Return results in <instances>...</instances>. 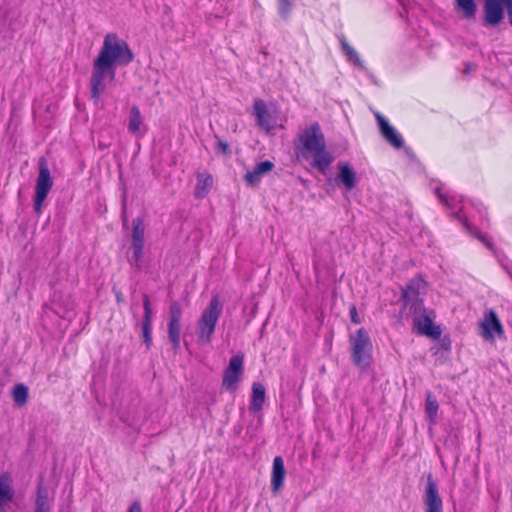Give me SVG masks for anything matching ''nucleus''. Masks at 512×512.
<instances>
[{"label": "nucleus", "mask_w": 512, "mask_h": 512, "mask_svg": "<svg viewBox=\"0 0 512 512\" xmlns=\"http://www.w3.org/2000/svg\"><path fill=\"white\" fill-rule=\"evenodd\" d=\"M274 168V163L270 160H265L260 163H257L253 170L247 171V173L244 175V180L248 186H255L257 185L262 177L272 171Z\"/></svg>", "instance_id": "17"}, {"label": "nucleus", "mask_w": 512, "mask_h": 512, "mask_svg": "<svg viewBox=\"0 0 512 512\" xmlns=\"http://www.w3.org/2000/svg\"><path fill=\"white\" fill-rule=\"evenodd\" d=\"M116 300H117V302L122 301V293L121 292L116 293Z\"/></svg>", "instance_id": "39"}, {"label": "nucleus", "mask_w": 512, "mask_h": 512, "mask_svg": "<svg viewBox=\"0 0 512 512\" xmlns=\"http://www.w3.org/2000/svg\"><path fill=\"white\" fill-rule=\"evenodd\" d=\"M442 347H443L445 350H449V349H450V344L442 343Z\"/></svg>", "instance_id": "41"}, {"label": "nucleus", "mask_w": 512, "mask_h": 512, "mask_svg": "<svg viewBox=\"0 0 512 512\" xmlns=\"http://www.w3.org/2000/svg\"><path fill=\"white\" fill-rule=\"evenodd\" d=\"M481 336L487 340H493L495 336L502 337L504 334L503 326L494 310L485 313L483 320L480 322Z\"/></svg>", "instance_id": "12"}, {"label": "nucleus", "mask_w": 512, "mask_h": 512, "mask_svg": "<svg viewBox=\"0 0 512 512\" xmlns=\"http://www.w3.org/2000/svg\"><path fill=\"white\" fill-rule=\"evenodd\" d=\"M403 305L404 307L409 308V311L414 315V317L423 314L426 311L421 298L403 302Z\"/></svg>", "instance_id": "30"}, {"label": "nucleus", "mask_w": 512, "mask_h": 512, "mask_svg": "<svg viewBox=\"0 0 512 512\" xmlns=\"http://www.w3.org/2000/svg\"><path fill=\"white\" fill-rule=\"evenodd\" d=\"M351 360L361 370H366L372 362L373 344L365 328H359L349 336Z\"/></svg>", "instance_id": "4"}, {"label": "nucleus", "mask_w": 512, "mask_h": 512, "mask_svg": "<svg viewBox=\"0 0 512 512\" xmlns=\"http://www.w3.org/2000/svg\"><path fill=\"white\" fill-rule=\"evenodd\" d=\"M470 70H472V64L471 63H467L466 64L465 72H469Z\"/></svg>", "instance_id": "40"}, {"label": "nucleus", "mask_w": 512, "mask_h": 512, "mask_svg": "<svg viewBox=\"0 0 512 512\" xmlns=\"http://www.w3.org/2000/svg\"><path fill=\"white\" fill-rule=\"evenodd\" d=\"M108 65L117 64L120 67L128 66L134 60V53L128 43L116 34H107L101 50L97 56Z\"/></svg>", "instance_id": "2"}, {"label": "nucleus", "mask_w": 512, "mask_h": 512, "mask_svg": "<svg viewBox=\"0 0 512 512\" xmlns=\"http://www.w3.org/2000/svg\"><path fill=\"white\" fill-rule=\"evenodd\" d=\"M12 398L19 408L24 407L29 400V389L23 383H18L12 388Z\"/></svg>", "instance_id": "25"}, {"label": "nucleus", "mask_w": 512, "mask_h": 512, "mask_svg": "<svg viewBox=\"0 0 512 512\" xmlns=\"http://www.w3.org/2000/svg\"><path fill=\"white\" fill-rule=\"evenodd\" d=\"M294 7V0H278V14L282 20H288L292 9Z\"/></svg>", "instance_id": "29"}, {"label": "nucleus", "mask_w": 512, "mask_h": 512, "mask_svg": "<svg viewBox=\"0 0 512 512\" xmlns=\"http://www.w3.org/2000/svg\"><path fill=\"white\" fill-rule=\"evenodd\" d=\"M285 475L284 460L281 456H276L273 460L271 474V488L274 493L278 492L283 487Z\"/></svg>", "instance_id": "18"}, {"label": "nucleus", "mask_w": 512, "mask_h": 512, "mask_svg": "<svg viewBox=\"0 0 512 512\" xmlns=\"http://www.w3.org/2000/svg\"><path fill=\"white\" fill-rule=\"evenodd\" d=\"M128 512H142L141 504L139 501H134L128 509Z\"/></svg>", "instance_id": "36"}, {"label": "nucleus", "mask_w": 512, "mask_h": 512, "mask_svg": "<svg viewBox=\"0 0 512 512\" xmlns=\"http://www.w3.org/2000/svg\"><path fill=\"white\" fill-rule=\"evenodd\" d=\"M110 65L96 57L90 77L91 98L97 102L106 89L105 78Z\"/></svg>", "instance_id": "8"}, {"label": "nucleus", "mask_w": 512, "mask_h": 512, "mask_svg": "<svg viewBox=\"0 0 512 512\" xmlns=\"http://www.w3.org/2000/svg\"><path fill=\"white\" fill-rule=\"evenodd\" d=\"M294 148L304 159L313 157L311 167L326 175L334 161L333 155L326 149L324 133L319 123L315 122L298 134L294 141Z\"/></svg>", "instance_id": "1"}, {"label": "nucleus", "mask_w": 512, "mask_h": 512, "mask_svg": "<svg viewBox=\"0 0 512 512\" xmlns=\"http://www.w3.org/2000/svg\"><path fill=\"white\" fill-rule=\"evenodd\" d=\"M382 137L394 148L400 149L404 146V140L400 133L389 124L388 120L379 112L375 113Z\"/></svg>", "instance_id": "13"}, {"label": "nucleus", "mask_w": 512, "mask_h": 512, "mask_svg": "<svg viewBox=\"0 0 512 512\" xmlns=\"http://www.w3.org/2000/svg\"><path fill=\"white\" fill-rule=\"evenodd\" d=\"M476 237L492 252L495 251V246L492 243V241L488 238L486 234H482L481 232H478L476 234Z\"/></svg>", "instance_id": "32"}, {"label": "nucleus", "mask_w": 512, "mask_h": 512, "mask_svg": "<svg viewBox=\"0 0 512 512\" xmlns=\"http://www.w3.org/2000/svg\"><path fill=\"white\" fill-rule=\"evenodd\" d=\"M142 124V116L138 106L133 105L130 109L128 131L133 135L140 133V126Z\"/></svg>", "instance_id": "26"}, {"label": "nucleus", "mask_w": 512, "mask_h": 512, "mask_svg": "<svg viewBox=\"0 0 512 512\" xmlns=\"http://www.w3.org/2000/svg\"><path fill=\"white\" fill-rule=\"evenodd\" d=\"M11 484L12 479L10 474L7 472L3 473L0 476V510L14 498V491Z\"/></svg>", "instance_id": "20"}, {"label": "nucleus", "mask_w": 512, "mask_h": 512, "mask_svg": "<svg viewBox=\"0 0 512 512\" xmlns=\"http://www.w3.org/2000/svg\"><path fill=\"white\" fill-rule=\"evenodd\" d=\"M265 396V387L259 382H254L252 385V397L249 404V410L253 413L259 412L264 404Z\"/></svg>", "instance_id": "21"}, {"label": "nucleus", "mask_w": 512, "mask_h": 512, "mask_svg": "<svg viewBox=\"0 0 512 512\" xmlns=\"http://www.w3.org/2000/svg\"><path fill=\"white\" fill-rule=\"evenodd\" d=\"M340 44H341L342 51L347 56L348 61H350L354 65L358 66L360 69L366 70V67H365L363 61L361 60L359 54L352 46L349 45V43L347 42V40L344 36L340 37Z\"/></svg>", "instance_id": "24"}, {"label": "nucleus", "mask_w": 512, "mask_h": 512, "mask_svg": "<svg viewBox=\"0 0 512 512\" xmlns=\"http://www.w3.org/2000/svg\"><path fill=\"white\" fill-rule=\"evenodd\" d=\"M243 355L237 354L230 358L224 370L222 386L229 392H235L243 374Z\"/></svg>", "instance_id": "9"}, {"label": "nucleus", "mask_w": 512, "mask_h": 512, "mask_svg": "<svg viewBox=\"0 0 512 512\" xmlns=\"http://www.w3.org/2000/svg\"><path fill=\"white\" fill-rule=\"evenodd\" d=\"M215 137L217 139L216 152L220 153L222 155H230L231 149H230L229 144L227 142L223 141L222 139H220L217 135Z\"/></svg>", "instance_id": "31"}, {"label": "nucleus", "mask_w": 512, "mask_h": 512, "mask_svg": "<svg viewBox=\"0 0 512 512\" xmlns=\"http://www.w3.org/2000/svg\"><path fill=\"white\" fill-rule=\"evenodd\" d=\"M253 115L256 118V124L261 129L269 133L274 129L277 119L273 116L264 100L258 98L253 102Z\"/></svg>", "instance_id": "11"}, {"label": "nucleus", "mask_w": 512, "mask_h": 512, "mask_svg": "<svg viewBox=\"0 0 512 512\" xmlns=\"http://www.w3.org/2000/svg\"><path fill=\"white\" fill-rule=\"evenodd\" d=\"M425 282L420 277H414L409 283L401 287V299L403 302L420 298L421 290L425 289Z\"/></svg>", "instance_id": "19"}, {"label": "nucleus", "mask_w": 512, "mask_h": 512, "mask_svg": "<svg viewBox=\"0 0 512 512\" xmlns=\"http://www.w3.org/2000/svg\"><path fill=\"white\" fill-rule=\"evenodd\" d=\"M122 210H123V214H125V211H126V195L125 194L122 199Z\"/></svg>", "instance_id": "38"}, {"label": "nucleus", "mask_w": 512, "mask_h": 512, "mask_svg": "<svg viewBox=\"0 0 512 512\" xmlns=\"http://www.w3.org/2000/svg\"><path fill=\"white\" fill-rule=\"evenodd\" d=\"M144 223L143 219L137 217L132 221V236L131 246L132 255L129 258V262L132 266L138 270L142 267L143 248H144Z\"/></svg>", "instance_id": "6"}, {"label": "nucleus", "mask_w": 512, "mask_h": 512, "mask_svg": "<svg viewBox=\"0 0 512 512\" xmlns=\"http://www.w3.org/2000/svg\"><path fill=\"white\" fill-rule=\"evenodd\" d=\"M117 66H118L117 64H111L110 68L108 69L107 77H109L111 81L115 80Z\"/></svg>", "instance_id": "34"}, {"label": "nucleus", "mask_w": 512, "mask_h": 512, "mask_svg": "<svg viewBox=\"0 0 512 512\" xmlns=\"http://www.w3.org/2000/svg\"><path fill=\"white\" fill-rule=\"evenodd\" d=\"M438 409L437 399L433 396L432 392L428 391L426 394L425 412L431 423H435Z\"/></svg>", "instance_id": "28"}, {"label": "nucleus", "mask_w": 512, "mask_h": 512, "mask_svg": "<svg viewBox=\"0 0 512 512\" xmlns=\"http://www.w3.org/2000/svg\"><path fill=\"white\" fill-rule=\"evenodd\" d=\"M182 313L181 305L177 301L172 302L169 308L167 333L175 353H178L181 347Z\"/></svg>", "instance_id": "7"}, {"label": "nucleus", "mask_w": 512, "mask_h": 512, "mask_svg": "<svg viewBox=\"0 0 512 512\" xmlns=\"http://www.w3.org/2000/svg\"><path fill=\"white\" fill-rule=\"evenodd\" d=\"M505 8L507 9L509 23L512 26V0L506 1Z\"/></svg>", "instance_id": "35"}, {"label": "nucleus", "mask_w": 512, "mask_h": 512, "mask_svg": "<svg viewBox=\"0 0 512 512\" xmlns=\"http://www.w3.org/2000/svg\"><path fill=\"white\" fill-rule=\"evenodd\" d=\"M436 194H437L438 198L440 199V201L443 204H445V205L448 204V200H447L446 196H444L443 194L440 193V189L439 188L436 189Z\"/></svg>", "instance_id": "37"}, {"label": "nucleus", "mask_w": 512, "mask_h": 512, "mask_svg": "<svg viewBox=\"0 0 512 512\" xmlns=\"http://www.w3.org/2000/svg\"><path fill=\"white\" fill-rule=\"evenodd\" d=\"M213 184V179L211 175L204 176L203 174L197 175V183L195 187V197L203 198L206 196L209 188Z\"/></svg>", "instance_id": "27"}, {"label": "nucleus", "mask_w": 512, "mask_h": 512, "mask_svg": "<svg viewBox=\"0 0 512 512\" xmlns=\"http://www.w3.org/2000/svg\"><path fill=\"white\" fill-rule=\"evenodd\" d=\"M39 174L36 179L35 196H34V210L36 214L40 215L42 212V205L47 198L52 186L53 179L50 174L47 160L41 157L38 161Z\"/></svg>", "instance_id": "5"}, {"label": "nucleus", "mask_w": 512, "mask_h": 512, "mask_svg": "<svg viewBox=\"0 0 512 512\" xmlns=\"http://www.w3.org/2000/svg\"><path fill=\"white\" fill-rule=\"evenodd\" d=\"M223 305L219 296L214 295L208 306L203 310L196 324L197 343L206 345L211 342L218 319L222 313Z\"/></svg>", "instance_id": "3"}, {"label": "nucleus", "mask_w": 512, "mask_h": 512, "mask_svg": "<svg viewBox=\"0 0 512 512\" xmlns=\"http://www.w3.org/2000/svg\"><path fill=\"white\" fill-rule=\"evenodd\" d=\"M35 512H50L48 489L42 481L37 486Z\"/></svg>", "instance_id": "22"}, {"label": "nucleus", "mask_w": 512, "mask_h": 512, "mask_svg": "<svg viewBox=\"0 0 512 512\" xmlns=\"http://www.w3.org/2000/svg\"><path fill=\"white\" fill-rule=\"evenodd\" d=\"M349 314H350V320H351L352 323H354V324H360L361 323V318L359 317L357 309H356V307L354 305H352L350 307Z\"/></svg>", "instance_id": "33"}, {"label": "nucleus", "mask_w": 512, "mask_h": 512, "mask_svg": "<svg viewBox=\"0 0 512 512\" xmlns=\"http://www.w3.org/2000/svg\"><path fill=\"white\" fill-rule=\"evenodd\" d=\"M338 174L334 181L342 184L346 190L351 191L356 187L357 176L356 171L347 162H338L337 164ZM333 182L332 178L327 180V183L331 185Z\"/></svg>", "instance_id": "14"}, {"label": "nucleus", "mask_w": 512, "mask_h": 512, "mask_svg": "<svg viewBox=\"0 0 512 512\" xmlns=\"http://www.w3.org/2000/svg\"><path fill=\"white\" fill-rule=\"evenodd\" d=\"M143 308L144 314L141 322L142 337L146 348L150 349L152 345V309L150 298L147 294L143 295Z\"/></svg>", "instance_id": "16"}, {"label": "nucleus", "mask_w": 512, "mask_h": 512, "mask_svg": "<svg viewBox=\"0 0 512 512\" xmlns=\"http://www.w3.org/2000/svg\"><path fill=\"white\" fill-rule=\"evenodd\" d=\"M413 326L420 335L428 336L432 339H438L441 336V329L434 325L432 318L427 314H420L413 318Z\"/></svg>", "instance_id": "15"}, {"label": "nucleus", "mask_w": 512, "mask_h": 512, "mask_svg": "<svg viewBox=\"0 0 512 512\" xmlns=\"http://www.w3.org/2000/svg\"><path fill=\"white\" fill-rule=\"evenodd\" d=\"M475 0H455V10L465 19H473L477 13Z\"/></svg>", "instance_id": "23"}, {"label": "nucleus", "mask_w": 512, "mask_h": 512, "mask_svg": "<svg viewBox=\"0 0 512 512\" xmlns=\"http://www.w3.org/2000/svg\"><path fill=\"white\" fill-rule=\"evenodd\" d=\"M425 512H443V501L431 473L427 476V484L423 495Z\"/></svg>", "instance_id": "10"}]
</instances>
